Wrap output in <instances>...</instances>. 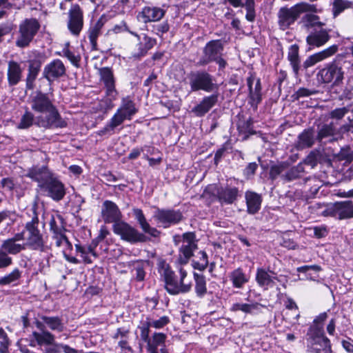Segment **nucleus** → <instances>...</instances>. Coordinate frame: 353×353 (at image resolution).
I'll use <instances>...</instances> for the list:
<instances>
[{
	"label": "nucleus",
	"mask_w": 353,
	"mask_h": 353,
	"mask_svg": "<svg viewBox=\"0 0 353 353\" xmlns=\"http://www.w3.org/2000/svg\"><path fill=\"white\" fill-rule=\"evenodd\" d=\"M299 48L296 44L290 46L288 52V60L290 61L293 72L296 76L299 74L300 70V59L299 54Z\"/></svg>",
	"instance_id": "41"
},
{
	"label": "nucleus",
	"mask_w": 353,
	"mask_h": 353,
	"mask_svg": "<svg viewBox=\"0 0 353 353\" xmlns=\"http://www.w3.org/2000/svg\"><path fill=\"white\" fill-rule=\"evenodd\" d=\"M117 110L128 120H130L132 117L137 112L134 103L129 96L122 99L121 106Z\"/></svg>",
	"instance_id": "40"
},
{
	"label": "nucleus",
	"mask_w": 353,
	"mask_h": 353,
	"mask_svg": "<svg viewBox=\"0 0 353 353\" xmlns=\"http://www.w3.org/2000/svg\"><path fill=\"white\" fill-rule=\"evenodd\" d=\"M348 196H353V189ZM324 216H338L340 219L353 218V201L348 200L330 204L323 212Z\"/></svg>",
	"instance_id": "8"
},
{
	"label": "nucleus",
	"mask_w": 353,
	"mask_h": 353,
	"mask_svg": "<svg viewBox=\"0 0 353 353\" xmlns=\"http://www.w3.org/2000/svg\"><path fill=\"white\" fill-rule=\"evenodd\" d=\"M107 19L102 15L96 22L92 23L88 30V37L92 46V49H97V39L101 34L102 29Z\"/></svg>",
	"instance_id": "26"
},
{
	"label": "nucleus",
	"mask_w": 353,
	"mask_h": 353,
	"mask_svg": "<svg viewBox=\"0 0 353 353\" xmlns=\"http://www.w3.org/2000/svg\"><path fill=\"white\" fill-rule=\"evenodd\" d=\"M254 79L252 77H250L247 80L248 86L249 88V104L251 105V107L254 110H256L258 108V105L262 101V96L261 92H256L253 90V83H254Z\"/></svg>",
	"instance_id": "42"
},
{
	"label": "nucleus",
	"mask_w": 353,
	"mask_h": 353,
	"mask_svg": "<svg viewBox=\"0 0 353 353\" xmlns=\"http://www.w3.org/2000/svg\"><path fill=\"white\" fill-rule=\"evenodd\" d=\"M40 321L45 327H48L52 331L61 332L65 329V323L63 322V319L59 316H41Z\"/></svg>",
	"instance_id": "37"
},
{
	"label": "nucleus",
	"mask_w": 353,
	"mask_h": 353,
	"mask_svg": "<svg viewBox=\"0 0 353 353\" xmlns=\"http://www.w3.org/2000/svg\"><path fill=\"white\" fill-rule=\"evenodd\" d=\"M21 272L18 269H14L10 273L0 278V285H9L17 282L21 278Z\"/></svg>",
	"instance_id": "47"
},
{
	"label": "nucleus",
	"mask_w": 353,
	"mask_h": 353,
	"mask_svg": "<svg viewBox=\"0 0 353 353\" xmlns=\"http://www.w3.org/2000/svg\"><path fill=\"white\" fill-rule=\"evenodd\" d=\"M276 275V274L270 269L259 268L256 269L255 280L259 287L268 290L274 285Z\"/></svg>",
	"instance_id": "21"
},
{
	"label": "nucleus",
	"mask_w": 353,
	"mask_h": 353,
	"mask_svg": "<svg viewBox=\"0 0 353 353\" xmlns=\"http://www.w3.org/2000/svg\"><path fill=\"white\" fill-rule=\"evenodd\" d=\"M279 25L283 30H286L290 25L299 18V15L294 6L290 8H281L278 12Z\"/></svg>",
	"instance_id": "24"
},
{
	"label": "nucleus",
	"mask_w": 353,
	"mask_h": 353,
	"mask_svg": "<svg viewBox=\"0 0 353 353\" xmlns=\"http://www.w3.org/2000/svg\"><path fill=\"white\" fill-rule=\"evenodd\" d=\"M17 185V183L12 177L3 178L0 181V186L6 191L12 192Z\"/></svg>",
	"instance_id": "55"
},
{
	"label": "nucleus",
	"mask_w": 353,
	"mask_h": 353,
	"mask_svg": "<svg viewBox=\"0 0 353 353\" xmlns=\"http://www.w3.org/2000/svg\"><path fill=\"white\" fill-rule=\"evenodd\" d=\"M296 10L299 17L301 13L312 12H317L318 10L316 5L310 4L307 3L302 2L300 3H297L294 6Z\"/></svg>",
	"instance_id": "52"
},
{
	"label": "nucleus",
	"mask_w": 353,
	"mask_h": 353,
	"mask_svg": "<svg viewBox=\"0 0 353 353\" xmlns=\"http://www.w3.org/2000/svg\"><path fill=\"white\" fill-rule=\"evenodd\" d=\"M36 327L41 331V332H34L32 336L37 341V343L40 345H52L54 342L55 337L49 331L46 330L45 325L40 321L35 322Z\"/></svg>",
	"instance_id": "31"
},
{
	"label": "nucleus",
	"mask_w": 353,
	"mask_h": 353,
	"mask_svg": "<svg viewBox=\"0 0 353 353\" xmlns=\"http://www.w3.org/2000/svg\"><path fill=\"white\" fill-rule=\"evenodd\" d=\"M66 74V68L63 61L56 59L46 64L43 70V77L49 83H52L64 77Z\"/></svg>",
	"instance_id": "13"
},
{
	"label": "nucleus",
	"mask_w": 353,
	"mask_h": 353,
	"mask_svg": "<svg viewBox=\"0 0 353 353\" xmlns=\"http://www.w3.org/2000/svg\"><path fill=\"white\" fill-rule=\"evenodd\" d=\"M335 129L332 123L323 124L319 128L316 139L321 141L323 139L334 135Z\"/></svg>",
	"instance_id": "50"
},
{
	"label": "nucleus",
	"mask_w": 353,
	"mask_h": 353,
	"mask_svg": "<svg viewBox=\"0 0 353 353\" xmlns=\"http://www.w3.org/2000/svg\"><path fill=\"white\" fill-rule=\"evenodd\" d=\"M40 28V24L36 19L30 18L23 21L19 26L16 46L23 48L28 47Z\"/></svg>",
	"instance_id": "4"
},
{
	"label": "nucleus",
	"mask_w": 353,
	"mask_h": 353,
	"mask_svg": "<svg viewBox=\"0 0 353 353\" xmlns=\"http://www.w3.org/2000/svg\"><path fill=\"white\" fill-rule=\"evenodd\" d=\"M245 199L248 213L250 214H256L261 209V196L254 192L247 191L245 193Z\"/></svg>",
	"instance_id": "33"
},
{
	"label": "nucleus",
	"mask_w": 353,
	"mask_h": 353,
	"mask_svg": "<svg viewBox=\"0 0 353 353\" xmlns=\"http://www.w3.org/2000/svg\"><path fill=\"white\" fill-rule=\"evenodd\" d=\"M239 189L236 187H221L218 188L216 196L221 204H232L239 196Z\"/></svg>",
	"instance_id": "30"
},
{
	"label": "nucleus",
	"mask_w": 353,
	"mask_h": 353,
	"mask_svg": "<svg viewBox=\"0 0 353 353\" xmlns=\"http://www.w3.org/2000/svg\"><path fill=\"white\" fill-rule=\"evenodd\" d=\"M100 81L103 83L105 97L109 103L117 99L119 92L115 86V78L112 70L108 67L99 69Z\"/></svg>",
	"instance_id": "10"
},
{
	"label": "nucleus",
	"mask_w": 353,
	"mask_h": 353,
	"mask_svg": "<svg viewBox=\"0 0 353 353\" xmlns=\"http://www.w3.org/2000/svg\"><path fill=\"white\" fill-rule=\"evenodd\" d=\"M316 139L314 130L312 128L305 129L298 136L295 148L299 150L312 148Z\"/></svg>",
	"instance_id": "29"
},
{
	"label": "nucleus",
	"mask_w": 353,
	"mask_h": 353,
	"mask_svg": "<svg viewBox=\"0 0 353 353\" xmlns=\"http://www.w3.org/2000/svg\"><path fill=\"white\" fill-rule=\"evenodd\" d=\"M46 195L54 201H61L65 194L63 184L58 179L52 178L48 182L42 185V188Z\"/></svg>",
	"instance_id": "19"
},
{
	"label": "nucleus",
	"mask_w": 353,
	"mask_h": 353,
	"mask_svg": "<svg viewBox=\"0 0 353 353\" xmlns=\"http://www.w3.org/2000/svg\"><path fill=\"white\" fill-rule=\"evenodd\" d=\"M159 272L165 283V289L170 295H177L189 292L192 288V281L188 279V272L183 268L179 269V274L171 269L169 264L161 261L159 263Z\"/></svg>",
	"instance_id": "1"
},
{
	"label": "nucleus",
	"mask_w": 353,
	"mask_h": 353,
	"mask_svg": "<svg viewBox=\"0 0 353 353\" xmlns=\"http://www.w3.org/2000/svg\"><path fill=\"white\" fill-rule=\"evenodd\" d=\"M133 214L139 223L142 230L152 236L157 237L159 235L160 232L154 228H152L148 223L143 211L141 209L135 208L133 210Z\"/></svg>",
	"instance_id": "36"
},
{
	"label": "nucleus",
	"mask_w": 353,
	"mask_h": 353,
	"mask_svg": "<svg viewBox=\"0 0 353 353\" xmlns=\"http://www.w3.org/2000/svg\"><path fill=\"white\" fill-rule=\"evenodd\" d=\"M195 280V292L199 297H203L207 292L206 281L203 275L194 272Z\"/></svg>",
	"instance_id": "45"
},
{
	"label": "nucleus",
	"mask_w": 353,
	"mask_h": 353,
	"mask_svg": "<svg viewBox=\"0 0 353 353\" xmlns=\"http://www.w3.org/2000/svg\"><path fill=\"white\" fill-rule=\"evenodd\" d=\"M149 321L150 322V325L155 329L163 328L170 323V319L167 316H163L157 320L149 319Z\"/></svg>",
	"instance_id": "58"
},
{
	"label": "nucleus",
	"mask_w": 353,
	"mask_h": 353,
	"mask_svg": "<svg viewBox=\"0 0 353 353\" xmlns=\"http://www.w3.org/2000/svg\"><path fill=\"white\" fill-rule=\"evenodd\" d=\"M197 249L195 235L192 232H187L183 235V244L180 248L179 261L181 264H186L193 252Z\"/></svg>",
	"instance_id": "15"
},
{
	"label": "nucleus",
	"mask_w": 353,
	"mask_h": 353,
	"mask_svg": "<svg viewBox=\"0 0 353 353\" xmlns=\"http://www.w3.org/2000/svg\"><path fill=\"white\" fill-rule=\"evenodd\" d=\"M63 56L66 57L71 63L75 66L79 65V63L81 60V57L79 54H76L68 49V47L64 48L62 50Z\"/></svg>",
	"instance_id": "56"
},
{
	"label": "nucleus",
	"mask_w": 353,
	"mask_h": 353,
	"mask_svg": "<svg viewBox=\"0 0 353 353\" xmlns=\"http://www.w3.org/2000/svg\"><path fill=\"white\" fill-rule=\"evenodd\" d=\"M27 176L39 183V186L42 188V185L48 182L52 177L46 166H35L29 170Z\"/></svg>",
	"instance_id": "28"
},
{
	"label": "nucleus",
	"mask_w": 353,
	"mask_h": 353,
	"mask_svg": "<svg viewBox=\"0 0 353 353\" xmlns=\"http://www.w3.org/2000/svg\"><path fill=\"white\" fill-rule=\"evenodd\" d=\"M329 32L330 30L325 29L315 31L307 37L306 41L310 46L321 47L330 40V36Z\"/></svg>",
	"instance_id": "34"
},
{
	"label": "nucleus",
	"mask_w": 353,
	"mask_h": 353,
	"mask_svg": "<svg viewBox=\"0 0 353 353\" xmlns=\"http://www.w3.org/2000/svg\"><path fill=\"white\" fill-rule=\"evenodd\" d=\"M30 103L32 110L39 114L55 107L47 94L40 91L37 92L34 95L31 97Z\"/></svg>",
	"instance_id": "17"
},
{
	"label": "nucleus",
	"mask_w": 353,
	"mask_h": 353,
	"mask_svg": "<svg viewBox=\"0 0 353 353\" xmlns=\"http://www.w3.org/2000/svg\"><path fill=\"white\" fill-rule=\"evenodd\" d=\"M338 50V46L333 45L323 50L314 53L309 56L303 62V66L305 69H307L319 62H321L332 55H334Z\"/></svg>",
	"instance_id": "23"
},
{
	"label": "nucleus",
	"mask_w": 353,
	"mask_h": 353,
	"mask_svg": "<svg viewBox=\"0 0 353 353\" xmlns=\"http://www.w3.org/2000/svg\"><path fill=\"white\" fill-rule=\"evenodd\" d=\"M130 34L137 37L139 43L137 45V52L134 57H141L145 56L157 43L154 38L150 37L145 34L139 35L137 33L130 31Z\"/></svg>",
	"instance_id": "22"
},
{
	"label": "nucleus",
	"mask_w": 353,
	"mask_h": 353,
	"mask_svg": "<svg viewBox=\"0 0 353 353\" xmlns=\"http://www.w3.org/2000/svg\"><path fill=\"white\" fill-rule=\"evenodd\" d=\"M223 51V45L221 40L210 41L203 48V55L199 59L196 65L198 66H203L214 61L218 57L222 55Z\"/></svg>",
	"instance_id": "12"
},
{
	"label": "nucleus",
	"mask_w": 353,
	"mask_h": 353,
	"mask_svg": "<svg viewBox=\"0 0 353 353\" xmlns=\"http://www.w3.org/2000/svg\"><path fill=\"white\" fill-rule=\"evenodd\" d=\"M127 118L122 113L117 110L116 113L111 118L109 123L115 129L117 126L121 125Z\"/></svg>",
	"instance_id": "61"
},
{
	"label": "nucleus",
	"mask_w": 353,
	"mask_h": 353,
	"mask_svg": "<svg viewBox=\"0 0 353 353\" xmlns=\"http://www.w3.org/2000/svg\"><path fill=\"white\" fill-rule=\"evenodd\" d=\"M353 3L347 0H334L332 4V12L334 18L338 17L345 10L352 8Z\"/></svg>",
	"instance_id": "44"
},
{
	"label": "nucleus",
	"mask_w": 353,
	"mask_h": 353,
	"mask_svg": "<svg viewBox=\"0 0 353 353\" xmlns=\"http://www.w3.org/2000/svg\"><path fill=\"white\" fill-rule=\"evenodd\" d=\"M252 125L253 120L251 117H249L247 119H239L237 123V128L241 133L254 134L255 132L253 130Z\"/></svg>",
	"instance_id": "49"
},
{
	"label": "nucleus",
	"mask_w": 353,
	"mask_h": 353,
	"mask_svg": "<svg viewBox=\"0 0 353 353\" xmlns=\"http://www.w3.org/2000/svg\"><path fill=\"white\" fill-rule=\"evenodd\" d=\"M317 80L321 83H332L338 86L343 83L344 72L342 67L336 61H332L321 69L317 74Z\"/></svg>",
	"instance_id": "5"
},
{
	"label": "nucleus",
	"mask_w": 353,
	"mask_h": 353,
	"mask_svg": "<svg viewBox=\"0 0 353 353\" xmlns=\"http://www.w3.org/2000/svg\"><path fill=\"white\" fill-rule=\"evenodd\" d=\"M101 217L106 223H119L121 218V212L116 203L106 200L102 204Z\"/></svg>",
	"instance_id": "18"
},
{
	"label": "nucleus",
	"mask_w": 353,
	"mask_h": 353,
	"mask_svg": "<svg viewBox=\"0 0 353 353\" xmlns=\"http://www.w3.org/2000/svg\"><path fill=\"white\" fill-rule=\"evenodd\" d=\"M190 85L192 92L203 90L210 92L218 88V85L214 83L213 77L205 71H197L190 74Z\"/></svg>",
	"instance_id": "7"
},
{
	"label": "nucleus",
	"mask_w": 353,
	"mask_h": 353,
	"mask_svg": "<svg viewBox=\"0 0 353 353\" xmlns=\"http://www.w3.org/2000/svg\"><path fill=\"white\" fill-rule=\"evenodd\" d=\"M229 278L235 288L241 289L249 281V277L240 268L234 270L230 273Z\"/></svg>",
	"instance_id": "39"
},
{
	"label": "nucleus",
	"mask_w": 353,
	"mask_h": 353,
	"mask_svg": "<svg viewBox=\"0 0 353 353\" xmlns=\"http://www.w3.org/2000/svg\"><path fill=\"white\" fill-rule=\"evenodd\" d=\"M33 213L34 216L31 221L27 222L25 225L26 242L23 244L26 249L46 252L49 248L46 244L43 234L38 228L39 218L35 210Z\"/></svg>",
	"instance_id": "2"
},
{
	"label": "nucleus",
	"mask_w": 353,
	"mask_h": 353,
	"mask_svg": "<svg viewBox=\"0 0 353 353\" xmlns=\"http://www.w3.org/2000/svg\"><path fill=\"white\" fill-rule=\"evenodd\" d=\"M303 172L304 168L303 165L298 164L288 170L285 175H282L281 177L285 181H290L300 178Z\"/></svg>",
	"instance_id": "48"
},
{
	"label": "nucleus",
	"mask_w": 353,
	"mask_h": 353,
	"mask_svg": "<svg viewBox=\"0 0 353 353\" xmlns=\"http://www.w3.org/2000/svg\"><path fill=\"white\" fill-rule=\"evenodd\" d=\"M23 68L21 64L15 61H9L8 63V82L9 85L13 86L21 80Z\"/></svg>",
	"instance_id": "32"
},
{
	"label": "nucleus",
	"mask_w": 353,
	"mask_h": 353,
	"mask_svg": "<svg viewBox=\"0 0 353 353\" xmlns=\"http://www.w3.org/2000/svg\"><path fill=\"white\" fill-rule=\"evenodd\" d=\"M349 112H351L352 115V118L348 117V119L350 121L353 120V102L348 103L343 108H335L329 113V117L333 119L340 120Z\"/></svg>",
	"instance_id": "43"
},
{
	"label": "nucleus",
	"mask_w": 353,
	"mask_h": 353,
	"mask_svg": "<svg viewBox=\"0 0 353 353\" xmlns=\"http://www.w3.org/2000/svg\"><path fill=\"white\" fill-rule=\"evenodd\" d=\"M43 61V56L40 53L37 54L33 59L28 61V72L26 77V84L28 88H31L32 87L33 83L40 72L41 67Z\"/></svg>",
	"instance_id": "20"
},
{
	"label": "nucleus",
	"mask_w": 353,
	"mask_h": 353,
	"mask_svg": "<svg viewBox=\"0 0 353 353\" xmlns=\"http://www.w3.org/2000/svg\"><path fill=\"white\" fill-rule=\"evenodd\" d=\"M150 322L149 319L147 318V321L143 322L142 325L139 327L141 330V338L143 341H147L148 340L149 334H150V328L152 327V325H150Z\"/></svg>",
	"instance_id": "59"
},
{
	"label": "nucleus",
	"mask_w": 353,
	"mask_h": 353,
	"mask_svg": "<svg viewBox=\"0 0 353 353\" xmlns=\"http://www.w3.org/2000/svg\"><path fill=\"white\" fill-rule=\"evenodd\" d=\"M165 10L155 6H144L137 15L139 21L148 23L160 21L165 15Z\"/></svg>",
	"instance_id": "16"
},
{
	"label": "nucleus",
	"mask_w": 353,
	"mask_h": 353,
	"mask_svg": "<svg viewBox=\"0 0 353 353\" xmlns=\"http://www.w3.org/2000/svg\"><path fill=\"white\" fill-rule=\"evenodd\" d=\"M35 117L34 114L26 110L25 113L22 115L20 122L18 125V128L19 129H27L34 124Z\"/></svg>",
	"instance_id": "51"
},
{
	"label": "nucleus",
	"mask_w": 353,
	"mask_h": 353,
	"mask_svg": "<svg viewBox=\"0 0 353 353\" xmlns=\"http://www.w3.org/2000/svg\"><path fill=\"white\" fill-rule=\"evenodd\" d=\"M52 238L56 241L55 243L57 247H61L62 245L68 247L72 246V244L68 241L64 232H61L60 234H54L52 236Z\"/></svg>",
	"instance_id": "60"
},
{
	"label": "nucleus",
	"mask_w": 353,
	"mask_h": 353,
	"mask_svg": "<svg viewBox=\"0 0 353 353\" xmlns=\"http://www.w3.org/2000/svg\"><path fill=\"white\" fill-rule=\"evenodd\" d=\"M34 124L45 129L63 128L67 125L66 121L61 118L56 106L37 116Z\"/></svg>",
	"instance_id": "6"
},
{
	"label": "nucleus",
	"mask_w": 353,
	"mask_h": 353,
	"mask_svg": "<svg viewBox=\"0 0 353 353\" xmlns=\"http://www.w3.org/2000/svg\"><path fill=\"white\" fill-rule=\"evenodd\" d=\"M167 339L165 334L162 332H154L151 337L145 341L147 343V350L149 353H159L158 348L160 347L161 353H168L165 347V343Z\"/></svg>",
	"instance_id": "25"
},
{
	"label": "nucleus",
	"mask_w": 353,
	"mask_h": 353,
	"mask_svg": "<svg viewBox=\"0 0 353 353\" xmlns=\"http://www.w3.org/2000/svg\"><path fill=\"white\" fill-rule=\"evenodd\" d=\"M12 264V259L0 250V269H5Z\"/></svg>",
	"instance_id": "62"
},
{
	"label": "nucleus",
	"mask_w": 353,
	"mask_h": 353,
	"mask_svg": "<svg viewBox=\"0 0 353 353\" xmlns=\"http://www.w3.org/2000/svg\"><path fill=\"white\" fill-rule=\"evenodd\" d=\"M67 27L70 32L78 37L83 28V10L77 3H72L68 12Z\"/></svg>",
	"instance_id": "11"
},
{
	"label": "nucleus",
	"mask_w": 353,
	"mask_h": 353,
	"mask_svg": "<svg viewBox=\"0 0 353 353\" xmlns=\"http://www.w3.org/2000/svg\"><path fill=\"white\" fill-rule=\"evenodd\" d=\"M287 168L285 163H279L271 166L270 170V178L272 180L276 179Z\"/></svg>",
	"instance_id": "53"
},
{
	"label": "nucleus",
	"mask_w": 353,
	"mask_h": 353,
	"mask_svg": "<svg viewBox=\"0 0 353 353\" xmlns=\"http://www.w3.org/2000/svg\"><path fill=\"white\" fill-rule=\"evenodd\" d=\"M218 97V94H213L203 97L202 101L193 108L192 112L197 117L204 116L216 104Z\"/></svg>",
	"instance_id": "27"
},
{
	"label": "nucleus",
	"mask_w": 353,
	"mask_h": 353,
	"mask_svg": "<svg viewBox=\"0 0 353 353\" xmlns=\"http://www.w3.org/2000/svg\"><path fill=\"white\" fill-rule=\"evenodd\" d=\"M307 350L310 353H331L330 339L321 325H311L307 332Z\"/></svg>",
	"instance_id": "3"
},
{
	"label": "nucleus",
	"mask_w": 353,
	"mask_h": 353,
	"mask_svg": "<svg viewBox=\"0 0 353 353\" xmlns=\"http://www.w3.org/2000/svg\"><path fill=\"white\" fill-rule=\"evenodd\" d=\"M76 251L80 254L81 257L83 259L84 263L90 264L92 263V259L88 253L85 251L84 247L76 244L75 245Z\"/></svg>",
	"instance_id": "64"
},
{
	"label": "nucleus",
	"mask_w": 353,
	"mask_h": 353,
	"mask_svg": "<svg viewBox=\"0 0 353 353\" xmlns=\"http://www.w3.org/2000/svg\"><path fill=\"white\" fill-rule=\"evenodd\" d=\"M154 218L161 223L164 228H168L172 225L179 223L183 218V214L179 210L157 208L154 212Z\"/></svg>",
	"instance_id": "14"
},
{
	"label": "nucleus",
	"mask_w": 353,
	"mask_h": 353,
	"mask_svg": "<svg viewBox=\"0 0 353 353\" xmlns=\"http://www.w3.org/2000/svg\"><path fill=\"white\" fill-rule=\"evenodd\" d=\"M113 232L119 235L122 240L130 243L145 242L146 241V237L143 234L123 221L114 223L113 225Z\"/></svg>",
	"instance_id": "9"
},
{
	"label": "nucleus",
	"mask_w": 353,
	"mask_h": 353,
	"mask_svg": "<svg viewBox=\"0 0 353 353\" xmlns=\"http://www.w3.org/2000/svg\"><path fill=\"white\" fill-rule=\"evenodd\" d=\"M316 93L314 90H310L305 88H300L293 95L294 100H299L300 98L309 97Z\"/></svg>",
	"instance_id": "63"
},
{
	"label": "nucleus",
	"mask_w": 353,
	"mask_h": 353,
	"mask_svg": "<svg viewBox=\"0 0 353 353\" xmlns=\"http://www.w3.org/2000/svg\"><path fill=\"white\" fill-rule=\"evenodd\" d=\"M0 250L6 252V255L9 256V254H18L21 252L26 250V248L23 243H18L14 242V240L7 239L2 241Z\"/></svg>",
	"instance_id": "38"
},
{
	"label": "nucleus",
	"mask_w": 353,
	"mask_h": 353,
	"mask_svg": "<svg viewBox=\"0 0 353 353\" xmlns=\"http://www.w3.org/2000/svg\"><path fill=\"white\" fill-rule=\"evenodd\" d=\"M57 218L60 221V224L57 223V221L54 216H52L50 221V230L52 232L53 235L60 234L61 232H65V228L62 225V218L58 216Z\"/></svg>",
	"instance_id": "54"
},
{
	"label": "nucleus",
	"mask_w": 353,
	"mask_h": 353,
	"mask_svg": "<svg viewBox=\"0 0 353 353\" xmlns=\"http://www.w3.org/2000/svg\"><path fill=\"white\" fill-rule=\"evenodd\" d=\"M302 22L305 28L309 29L316 26L322 27L324 23L320 21L319 16L314 14H307L302 18Z\"/></svg>",
	"instance_id": "46"
},
{
	"label": "nucleus",
	"mask_w": 353,
	"mask_h": 353,
	"mask_svg": "<svg viewBox=\"0 0 353 353\" xmlns=\"http://www.w3.org/2000/svg\"><path fill=\"white\" fill-rule=\"evenodd\" d=\"M265 306L261 303L254 302L252 303H234L230 310L233 312L241 311L245 314H256L261 312V308Z\"/></svg>",
	"instance_id": "35"
},
{
	"label": "nucleus",
	"mask_w": 353,
	"mask_h": 353,
	"mask_svg": "<svg viewBox=\"0 0 353 353\" xmlns=\"http://www.w3.org/2000/svg\"><path fill=\"white\" fill-rule=\"evenodd\" d=\"M321 270V267L316 265H304L301 266L297 268V272H303L306 273V277L307 279H311V280H315V279L317 277V276H312L309 274V271L313 270L314 272L317 273Z\"/></svg>",
	"instance_id": "57"
}]
</instances>
